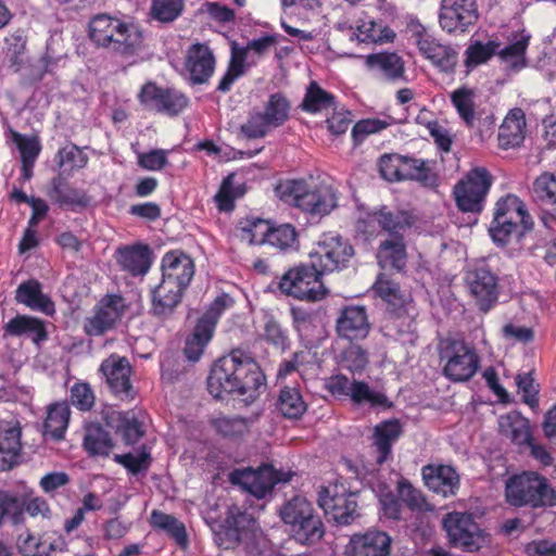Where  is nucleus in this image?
<instances>
[{"label": "nucleus", "instance_id": "obj_26", "mask_svg": "<svg viewBox=\"0 0 556 556\" xmlns=\"http://www.w3.org/2000/svg\"><path fill=\"white\" fill-rule=\"evenodd\" d=\"M337 28L342 33H346L351 41L364 43L383 45L392 42L396 36L393 29L374 20L362 21L355 28L348 24L339 23Z\"/></svg>", "mask_w": 556, "mask_h": 556}, {"label": "nucleus", "instance_id": "obj_23", "mask_svg": "<svg viewBox=\"0 0 556 556\" xmlns=\"http://www.w3.org/2000/svg\"><path fill=\"white\" fill-rule=\"evenodd\" d=\"M336 330L340 338L349 341L365 339L370 331L366 308L351 305L341 309L337 318Z\"/></svg>", "mask_w": 556, "mask_h": 556}, {"label": "nucleus", "instance_id": "obj_56", "mask_svg": "<svg viewBox=\"0 0 556 556\" xmlns=\"http://www.w3.org/2000/svg\"><path fill=\"white\" fill-rule=\"evenodd\" d=\"M235 174L224 178L222 186L214 197L219 211L229 212L235 207V200L243 194L240 187L233 186Z\"/></svg>", "mask_w": 556, "mask_h": 556}, {"label": "nucleus", "instance_id": "obj_18", "mask_svg": "<svg viewBox=\"0 0 556 556\" xmlns=\"http://www.w3.org/2000/svg\"><path fill=\"white\" fill-rule=\"evenodd\" d=\"M467 287L479 309L486 313L497 302L498 278L485 265H478L467 270Z\"/></svg>", "mask_w": 556, "mask_h": 556}, {"label": "nucleus", "instance_id": "obj_6", "mask_svg": "<svg viewBox=\"0 0 556 556\" xmlns=\"http://www.w3.org/2000/svg\"><path fill=\"white\" fill-rule=\"evenodd\" d=\"M442 372L452 382L470 380L480 368L476 349L460 339L446 338L438 345Z\"/></svg>", "mask_w": 556, "mask_h": 556}, {"label": "nucleus", "instance_id": "obj_29", "mask_svg": "<svg viewBox=\"0 0 556 556\" xmlns=\"http://www.w3.org/2000/svg\"><path fill=\"white\" fill-rule=\"evenodd\" d=\"M185 288L161 280L152 291V314L159 318L169 317L181 302Z\"/></svg>", "mask_w": 556, "mask_h": 556}, {"label": "nucleus", "instance_id": "obj_57", "mask_svg": "<svg viewBox=\"0 0 556 556\" xmlns=\"http://www.w3.org/2000/svg\"><path fill=\"white\" fill-rule=\"evenodd\" d=\"M378 224L387 231L395 233L412 226L413 220L406 212H390L380 210L375 214Z\"/></svg>", "mask_w": 556, "mask_h": 556}, {"label": "nucleus", "instance_id": "obj_42", "mask_svg": "<svg viewBox=\"0 0 556 556\" xmlns=\"http://www.w3.org/2000/svg\"><path fill=\"white\" fill-rule=\"evenodd\" d=\"M49 194L60 205L86 207L90 203V199L85 192L68 186L60 177L52 179Z\"/></svg>", "mask_w": 556, "mask_h": 556}, {"label": "nucleus", "instance_id": "obj_60", "mask_svg": "<svg viewBox=\"0 0 556 556\" xmlns=\"http://www.w3.org/2000/svg\"><path fill=\"white\" fill-rule=\"evenodd\" d=\"M182 0H152L151 15L160 22H173L182 12Z\"/></svg>", "mask_w": 556, "mask_h": 556}, {"label": "nucleus", "instance_id": "obj_37", "mask_svg": "<svg viewBox=\"0 0 556 556\" xmlns=\"http://www.w3.org/2000/svg\"><path fill=\"white\" fill-rule=\"evenodd\" d=\"M406 249L402 237H393L380 243L377 258L383 268L402 270L406 265Z\"/></svg>", "mask_w": 556, "mask_h": 556}, {"label": "nucleus", "instance_id": "obj_12", "mask_svg": "<svg viewBox=\"0 0 556 556\" xmlns=\"http://www.w3.org/2000/svg\"><path fill=\"white\" fill-rule=\"evenodd\" d=\"M353 255L352 244L341 236L330 232L321 237L309 257L314 266L325 274L345 268Z\"/></svg>", "mask_w": 556, "mask_h": 556}, {"label": "nucleus", "instance_id": "obj_8", "mask_svg": "<svg viewBox=\"0 0 556 556\" xmlns=\"http://www.w3.org/2000/svg\"><path fill=\"white\" fill-rule=\"evenodd\" d=\"M321 276V271L311 261V265H300L286 271L278 282V288L282 293L298 300L319 301L328 293Z\"/></svg>", "mask_w": 556, "mask_h": 556}, {"label": "nucleus", "instance_id": "obj_61", "mask_svg": "<svg viewBox=\"0 0 556 556\" xmlns=\"http://www.w3.org/2000/svg\"><path fill=\"white\" fill-rule=\"evenodd\" d=\"M58 157L59 166L70 170L83 168L88 163L87 154L75 144H68L59 150Z\"/></svg>", "mask_w": 556, "mask_h": 556}, {"label": "nucleus", "instance_id": "obj_13", "mask_svg": "<svg viewBox=\"0 0 556 556\" xmlns=\"http://www.w3.org/2000/svg\"><path fill=\"white\" fill-rule=\"evenodd\" d=\"M291 477V471L285 472L276 470L270 465H264L257 470L251 468L233 470L230 473V481L255 497L264 498L277 483L289 482Z\"/></svg>", "mask_w": 556, "mask_h": 556}, {"label": "nucleus", "instance_id": "obj_51", "mask_svg": "<svg viewBox=\"0 0 556 556\" xmlns=\"http://www.w3.org/2000/svg\"><path fill=\"white\" fill-rule=\"evenodd\" d=\"M375 293L393 307H401L407 301V295L401 290L397 282L380 275L374 287Z\"/></svg>", "mask_w": 556, "mask_h": 556}, {"label": "nucleus", "instance_id": "obj_15", "mask_svg": "<svg viewBox=\"0 0 556 556\" xmlns=\"http://www.w3.org/2000/svg\"><path fill=\"white\" fill-rule=\"evenodd\" d=\"M409 30L424 58L429 60L441 72L454 73L458 63V52L453 47L439 42L419 23H412Z\"/></svg>", "mask_w": 556, "mask_h": 556}, {"label": "nucleus", "instance_id": "obj_5", "mask_svg": "<svg viewBox=\"0 0 556 556\" xmlns=\"http://www.w3.org/2000/svg\"><path fill=\"white\" fill-rule=\"evenodd\" d=\"M505 497L515 507L556 506V491L545 477L534 471H523L510 477L505 484Z\"/></svg>", "mask_w": 556, "mask_h": 556}, {"label": "nucleus", "instance_id": "obj_27", "mask_svg": "<svg viewBox=\"0 0 556 556\" xmlns=\"http://www.w3.org/2000/svg\"><path fill=\"white\" fill-rule=\"evenodd\" d=\"M186 70L194 85L204 84L210 79L215 70V58L208 46L194 43L188 49Z\"/></svg>", "mask_w": 556, "mask_h": 556}, {"label": "nucleus", "instance_id": "obj_7", "mask_svg": "<svg viewBox=\"0 0 556 556\" xmlns=\"http://www.w3.org/2000/svg\"><path fill=\"white\" fill-rule=\"evenodd\" d=\"M289 110L287 98L279 92L273 93L262 110L254 109L250 112L247 122L240 126V131L249 139L263 138L287 122Z\"/></svg>", "mask_w": 556, "mask_h": 556}, {"label": "nucleus", "instance_id": "obj_40", "mask_svg": "<svg viewBox=\"0 0 556 556\" xmlns=\"http://www.w3.org/2000/svg\"><path fill=\"white\" fill-rule=\"evenodd\" d=\"M249 54L248 45L240 47L237 42L231 43V59L227 72L219 80L217 90L222 92L230 90L232 84L244 74L245 61L249 59Z\"/></svg>", "mask_w": 556, "mask_h": 556}, {"label": "nucleus", "instance_id": "obj_41", "mask_svg": "<svg viewBox=\"0 0 556 556\" xmlns=\"http://www.w3.org/2000/svg\"><path fill=\"white\" fill-rule=\"evenodd\" d=\"M529 39L530 37L527 35H517L505 48L497 49L496 54L506 68L519 71L526 66V51L529 46Z\"/></svg>", "mask_w": 556, "mask_h": 556}, {"label": "nucleus", "instance_id": "obj_63", "mask_svg": "<svg viewBox=\"0 0 556 556\" xmlns=\"http://www.w3.org/2000/svg\"><path fill=\"white\" fill-rule=\"evenodd\" d=\"M114 460L123 465L130 473L137 475L141 471H146L150 466V454L143 448L138 454H116Z\"/></svg>", "mask_w": 556, "mask_h": 556}, {"label": "nucleus", "instance_id": "obj_55", "mask_svg": "<svg viewBox=\"0 0 556 556\" xmlns=\"http://www.w3.org/2000/svg\"><path fill=\"white\" fill-rule=\"evenodd\" d=\"M263 338L275 348L285 351L289 348V338L287 331L280 323L273 316H264Z\"/></svg>", "mask_w": 556, "mask_h": 556}, {"label": "nucleus", "instance_id": "obj_14", "mask_svg": "<svg viewBox=\"0 0 556 556\" xmlns=\"http://www.w3.org/2000/svg\"><path fill=\"white\" fill-rule=\"evenodd\" d=\"M442 523L453 546L466 552H475L482 546L483 532L471 514L452 511L444 516Z\"/></svg>", "mask_w": 556, "mask_h": 556}, {"label": "nucleus", "instance_id": "obj_11", "mask_svg": "<svg viewBox=\"0 0 556 556\" xmlns=\"http://www.w3.org/2000/svg\"><path fill=\"white\" fill-rule=\"evenodd\" d=\"M326 389L338 399H350L357 405L367 404L370 407L389 408L392 403L387 395L378 390L371 389L364 381L350 380L343 375H336L325 382Z\"/></svg>", "mask_w": 556, "mask_h": 556}, {"label": "nucleus", "instance_id": "obj_1", "mask_svg": "<svg viewBox=\"0 0 556 556\" xmlns=\"http://www.w3.org/2000/svg\"><path fill=\"white\" fill-rule=\"evenodd\" d=\"M264 380L254 358L237 349L214 363L207 378V390L215 399L232 393L253 396Z\"/></svg>", "mask_w": 556, "mask_h": 556}, {"label": "nucleus", "instance_id": "obj_38", "mask_svg": "<svg viewBox=\"0 0 556 556\" xmlns=\"http://www.w3.org/2000/svg\"><path fill=\"white\" fill-rule=\"evenodd\" d=\"M148 247H127L118 251L117 262L122 268L134 276L144 275L150 267Z\"/></svg>", "mask_w": 556, "mask_h": 556}, {"label": "nucleus", "instance_id": "obj_22", "mask_svg": "<svg viewBox=\"0 0 556 556\" xmlns=\"http://www.w3.org/2000/svg\"><path fill=\"white\" fill-rule=\"evenodd\" d=\"M427 488L443 497L456 495L460 486L459 475L448 465H427L421 469Z\"/></svg>", "mask_w": 556, "mask_h": 556}, {"label": "nucleus", "instance_id": "obj_34", "mask_svg": "<svg viewBox=\"0 0 556 556\" xmlns=\"http://www.w3.org/2000/svg\"><path fill=\"white\" fill-rule=\"evenodd\" d=\"M21 450V428L0 425V469H10L16 464Z\"/></svg>", "mask_w": 556, "mask_h": 556}, {"label": "nucleus", "instance_id": "obj_62", "mask_svg": "<svg viewBox=\"0 0 556 556\" xmlns=\"http://www.w3.org/2000/svg\"><path fill=\"white\" fill-rule=\"evenodd\" d=\"M298 233L290 224L279 225L270 228L267 243L280 250L291 248L296 241Z\"/></svg>", "mask_w": 556, "mask_h": 556}, {"label": "nucleus", "instance_id": "obj_28", "mask_svg": "<svg viewBox=\"0 0 556 556\" xmlns=\"http://www.w3.org/2000/svg\"><path fill=\"white\" fill-rule=\"evenodd\" d=\"M526 115L519 108L511 109L498 128V147L503 150L515 149L522 144L526 138Z\"/></svg>", "mask_w": 556, "mask_h": 556}, {"label": "nucleus", "instance_id": "obj_10", "mask_svg": "<svg viewBox=\"0 0 556 556\" xmlns=\"http://www.w3.org/2000/svg\"><path fill=\"white\" fill-rule=\"evenodd\" d=\"M493 184V177L484 167H475L456 184L454 197L463 212L479 213Z\"/></svg>", "mask_w": 556, "mask_h": 556}, {"label": "nucleus", "instance_id": "obj_35", "mask_svg": "<svg viewBox=\"0 0 556 556\" xmlns=\"http://www.w3.org/2000/svg\"><path fill=\"white\" fill-rule=\"evenodd\" d=\"M71 409L66 402H55L47 407L43 421V435H49L54 441L64 438L68 426Z\"/></svg>", "mask_w": 556, "mask_h": 556}, {"label": "nucleus", "instance_id": "obj_16", "mask_svg": "<svg viewBox=\"0 0 556 556\" xmlns=\"http://www.w3.org/2000/svg\"><path fill=\"white\" fill-rule=\"evenodd\" d=\"M356 494L348 492L343 485L321 486L318 491V505L337 523L350 525L358 517Z\"/></svg>", "mask_w": 556, "mask_h": 556}, {"label": "nucleus", "instance_id": "obj_32", "mask_svg": "<svg viewBox=\"0 0 556 556\" xmlns=\"http://www.w3.org/2000/svg\"><path fill=\"white\" fill-rule=\"evenodd\" d=\"M366 65L389 80L404 77L405 65L402 56L395 52H380L366 56Z\"/></svg>", "mask_w": 556, "mask_h": 556}, {"label": "nucleus", "instance_id": "obj_24", "mask_svg": "<svg viewBox=\"0 0 556 556\" xmlns=\"http://www.w3.org/2000/svg\"><path fill=\"white\" fill-rule=\"evenodd\" d=\"M391 538L383 531H367L351 536L346 546L348 556H389Z\"/></svg>", "mask_w": 556, "mask_h": 556}, {"label": "nucleus", "instance_id": "obj_58", "mask_svg": "<svg viewBox=\"0 0 556 556\" xmlns=\"http://www.w3.org/2000/svg\"><path fill=\"white\" fill-rule=\"evenodd\" d=\"M226 522L237 530L244 541L250 539L255 528V520L252 515L241 510L238 506H231L228 509Z\"/></svg>", "mask_w": 556, "mask_h": 556}, {"label": "nucleus", "instance_id": "obj_50", "mask_svg": "<svg viewBox=\"0 0 556 556\" xmlns=\"http://www.w3.org/2000/svg\"><path fill=\"white\" fill-rule=\"evenodd\" d=\"M302 108L309 113H317L334 108V97L312 81L306 90Z\"/></svg>", "mask_w": 556, "mask_h": 556}, {"label": "nucleus", "instance_id": "obj_30", "mask_svg": "<svg viewBox=\"0 0 556 556\" xmlns=\"http://www.w3.org/2000/svg\"><path fill=\"white\" fill-rule=\"evenodd\" d=\"M15 300L33 311H40L46 314L54 312L52 301L42 292L40 282L35 279L27 280L17 287Z\"/></svg>", "mask_w": 556, "mask_h": 556}, {"label": "nucleus", "instance_id": "obj_17", "mask_svg": "<svg viewBox=\"0 0 556 556\" xmlns=\"http://www.w3.org/2000/svg\"><path fill=\"white\" fill-rule=\"evenodd\" d=\"M479 17L476 0H441L439 24L448 33H465Z\"/></svg>", "mask_w": 556, "mask_h": 556}, {"label": "nucleus", "instance_id": "obj_44", "mask_svg": "<svg viewBox=\"0 0 556 556\" xmlns=\"http://www.w3.org/2000/svg\"><path fill=\"white\" fill-rule=\"evenodd\" d=\"M23 495L0 490V528L7 523L18 526L24 523L25 517H22Z\"/></svg>", "mask_w": 556, "mask_h": 556}, {"label": "nucleus", "instance_id": "obj_52", "mask_svg": "<svg viewBox=\"0 0 556 556\" xmlns=\"http://www.w3.org/2000/svg\"><path fill=\"white\" fill-rule=\"evenodd\" d=\"M531 195L534 202L542 205L556 204V177L551 173L541 174L533 182Z\"/></svg>", "mask_w": 556, "mask_h": 556}, {"label": "nucleus", "instance_id": "obj_19", "mask_svg": "<svg viewBox=\"0 0 556 556\" xmlns=\"http://www.w3.org/2000/svg\"><path fill=\"white\" fill-rule=\"evenodd\" d=\"M142 105L167 115H178L188 105V98L172 88H161L154 83H147L138 94Z\"/></svg>", "mask_w": 556, "mask_h": 556}, {"label": "nucleus", "instance_id": "obj_46", "mask_svg": "<svg viewBox=\"0 0 556 556\" xmlns=\"http://www.w3.org/2000/svg\"><path fill=\"white\" fill-rule=\"evenodd\" d=\"M475 98V90L467 86H462L450 94L453 106L466 126L476 124Z\"/></svg>", "mask_w": 556, "mask_h": 556}, {"label": "nucleus", "instance_id": "obj_2", "mask_svg": "<svg viewBox=\"0 0 556 556\" xmlns=\"http://www.w3.org/2000/svg\"><path fill=\"white\" fill-rule=\"evenodd\" d=\"M89 34L97 46L125 59L134 58L144 49L143 33L138 25L108 14H98L90 21Z\"/></svg>", "mask_w": 556, "mask_h": 556}, {"label": "nucleus", "instance_id": "obj_59", "mask_svg": "<svg viewBox=\"0 0 556 556\" xmlns=\"http://www.w3.org/2000/svg\"><path fill=\"white\" fill-rule=\"evenodd\" d=\"M117 429L127 445L136 444L143 435L141 424L130 412L118 414Z\"/></svg>", "mask_w": 556, "mask_h": 556}, {"label": "nucleus", "instance_id": "obj_3", "mask_svg": "<svg viewBox=\"0 0 556 556\" xmlns=\"http://www.w3.org/2000/svg\"><path fill=\"white\" fill-rule=\"evenodd\" d=\"M275 192L281 201L312 217H324L338 206V197L333 188L313 181L285 180L277 185Z\"/></svg>", "mask_w": 556, "mask_h": 556}, {"label": "nucleus", "instance_id": "obj_53", "mask_svg": "<svg viewBox=\"0 0 556 556\" xmlns=\"http://www.w3.org/2000/svg\"><path fill=\"white\" fill-rule=\"evenodd\" d=\"M500 48V43L496 41H489L486 43H482L480 41H476L470 45L465 51V65L468 70H471L482 63H485L493 55L496 54L497 49Z\"/></svg>", "mask_w": 556, "mask_h": 556}, {"label": "nucleus", "instance_id": "obj_45", "mask_svg": "<svg viewBox=\"0 0 556 556\" xmlns=\"http://www.w3.org/2000/svg\"><path fill=\"white\" fill-rule=\"evenodd\" d=\"M276 407L282 416L298 419L306 412L307 405L298 388L285 387L280 390Z\"/></svg>", "mask_w": 556, "mask_h": 556}, {"label": "nucleus", "instance_id": "obj_47", "mask_svg": "<svg viewBox=\"0 0 556 556\" xmlns=\"http://www.w3.org/2000/svg\"><path fill=\"white\" fill-rule=\"evenodd\" d=\"M84 446L91 455L108 456L113 448V441L101 426L89 425L86 428Z\"/></svg>", "mask_w": 556, "mask_h": 556}, {"label": "nucleus", "instance_id": "obj_4", "mask_svg": "<svg viewBox=\"0 0 556 556\" xmlns=\"http://www.w3.org/2000/svg\"><path fill=\"white\" fill-rule=\"evenodd\" d=\"M279 516L290 535L302 545H314L324 538V522L312 502L303 495L287 500L279 508Z\"/></svg>", "mask_w": 556, "mask_h": 556}, {"label": "nucleus", "instance_id": "obj_64", "mask_svg": "<svg viewBox=\"0 0 556 556\" xmlns=\"http://www.w3.org/2000/svg\"><path fill=\"white\" fill-rule=\"evenodd\" d=\"M403 156L399 154H386L380 157L379 170L381 176L389 181L402 180Z\"/></svg>", "mask_w": 556, "mask_h": 556}, {"label": "nucleus", "instance_id": "obj_39", "mask_svg": "<svg viewBox=\"0 0 556 556\" xmlns=\"http://www.w3.org/2000/svg\"><path fill=\"white\" fill-rule=\"evenodd\" d=\"M151 526L169 535L181 548L188 546V535L185 525L175 516L160 510H153L150 516Z\"/></svg>", "mask_w": 556, "mask_h": 556}, {"label": "nucleus", "instance_id": "obj_48", "mask_svg": "<svg viewBox=\"0 0 556 556\" xmlns=\"http://www.w3.org/2000/svg\"><path fill=\"white\" fill-rule=\"evenodd\" d=\"M417 180L425 186H433L435 175L429 166V162L421 159L403 156L402 180Z\"/></svg>", "mask_w": 556, "mask_h": 556}, {"label": "nucleus", "instance_id": "obj_20", "mask_svg": "<svg viewBox=\"0 0 556 556\" xmlns=\"http://www.w3.org/2000/svg\"><path fill=\"white\" fill-rule=\"evenodd\" d=\"M110 390L122 400H132L135 390L130 381L131 366L125 356L112 354L99 368Z\"/></svg>", "mask_w": 556, "mask_h": 556}, {"label": "nucleus", "instance_id": "obj_21", "mask_svg": "<svg viewBox=\"0 0 556 556\" xmlns=\"http://www.w3.org/2000/svg\"><path fill=\"white\" fill-rule=\"evenodd\" d=\"M122 298L106 296L94 307V312L84 323V330L88 336H102L111 330L122 316Z\"/></svg>", "mask_w": 556, "mask_h": 556}, {"label": "nucleus", "instance_id": "obj_9", "mask_svg": "<svg viewBox=\"0 0 556 556\" xmlns=\"http://www.w3.org/2000/svg\"><path fill=\"white\" fill-rule=\"evenodd\" d=\"M520 223L525 230L533 227V219L528 214L523 202L514 194H508L497 201L494 218L490 226L492 239L500 244H505L510 235L517 229Z\"/></svg>", "mask_w": 556, "mask_h": 556}, {"label": "nucleus", "instance_id": "obj_43", "mask_svg": "<svg viewBox=\"0 0 556 556\" xmlns=\"http://www.w3.org/2000/svg\"><path fill=\"white\" fill-rule=\"evenodd\" d=\"M3 329L4 334L11 337L34 334L35 342H39L46 338V330L42 321L38 318L26 315H18L12 318L4 325Z\"/></svg>", "mask_w": 556, "mask_h": 556}, {"label": "nucleus", "instance_id": "obj_33", "mask_svg": "<svg viewBox=\"0 0 556 556\" xmlns=\"http://www.w3.org/2000/svg\"><path fill=\"white\" fill-rule=\"evenodd\" d=\"M402 433V427L397 420H387L375 427L374 445L377 450V463H384L391 455L392 445Z\"/></svg>", "mask_w": 556, "mask_h": 556}, {"label": "nucleus", "instance_id": "obj_31", "mask_svg": "<svg viewBox=\"0 0 556 556\" xmlns=\"http://www.w3.org/2000/svg\"><path fill=\"white\" fill-rule=\"evenodd\" d=\"M215 321L202 317L186 339L184 354L190 362H198L213 337Z\"/></svg>", "mask_w": 556, "mask_h": 556}, {"label": "nucleus", "instance_id": "obj_36", "mask_svg": "<svg viewBox=\"0 0 556 556\" xmlns=\"http://www.w3.org/2000/svg\"><path fill=\"white\" fill-rule=\"evenodd\" d=\"M501 433L518 445L530 442L531 433L528 420L517 412H510L498 418Z\"/></svg>", "mask_w": 556, "mask_h": 556}, {"label": "nucleus", "instance_id": "obj_49", "mask_svg": "<svg viewBox=\"0 0 556 556\" xmlns=\"http://www.w3.org/2000/svg\"><path fill=\"white\" fill-rule=\"evenodd\" d=\"M271 225L262 218H248L240 222L239 237L249 244L267 243Z\"/></svg>", "mask_w": 556, "mask_h": 556}, {"label": "nucleus", "instance_id": "obj_54", "mask_svg": "<svg viewBox=\"0 0 556 556\" xmlns=\"http://www.w3.org/2000/svg\"><path fill=\"white\" fill-rule=\"evenodd\" d=\"M12 142L16 146L20 154L21 162L36 163L40 151L41 143L37 136L22 135L15 130H10Z\"/></svg>", "mask_w": 556, "mask_h": 556}, {"label": "nucleus", "instance_id": "obj_25", "mask_svg": "<svg viewBox=\"0 0 556 556\" xmlns=\"http://www.w3.org/2000/svg\"><path fill=\"white\" fill-rule=\"evenodd\" d=\"M193 275V261L185 253L170 251L163 256L162 280L187 289Z\"/></svg>", "mask_w": 556, "mask_h": 556}]
</instances>
